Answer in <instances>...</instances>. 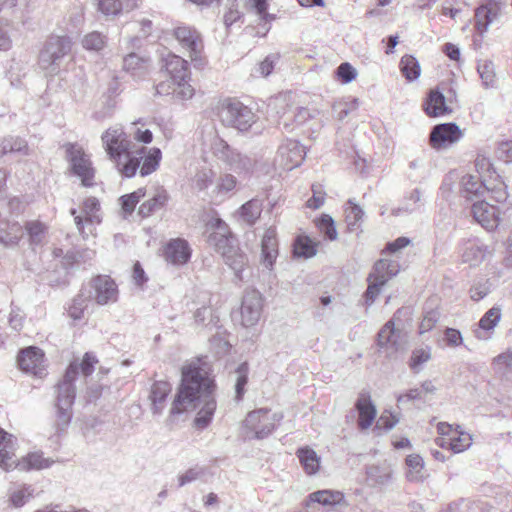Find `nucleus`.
Masks as SVG:
<instances>
[{
	"mask_svg": "<svg viewBox=\"0 0 512 512\" xmlns=\"http://www.w3.org/2000/svg\"><path fill=\"white\" fill-rule=\"evenodd\" d=\"M377 345L386 357L392 358L399 350L398 336L395 333L394 322L388 321L379 331Z\"/></svg>",
	"mask_w": 512,
	"mask_h": 512,
	"instance_id": "24",
	"label": "nucleus"
},
{
	"mask_svg": "<svg viewBox=\"0 0 512 512\" xmlns=\"http://www.w3.org/2000/svg\"><path fill=\"white\" fill-rule=\"evenodd\" d=\"M237 184L236 178L231 174H225L221 176L216 184V193L218 195H226L235 189Z\"/></svg>",
	"mask_w": 512,
	"mask_h": 512,
	"instance_id": "57",
	"label": "nucleus"
},
{
	"mask_svg": "<svg viewBox=\"0 0 512 512\" xmlns=\"http://www.w3.org/2000/svg\"><path fill=\"white\" fill-rule=\"evenodd\" d=\"M249 365L247 362L241 363L235 370V399L242 400L245 394V386L248 382Z\"/></svg>",
	"mask_w": 512,
	"mask_h": 512,
	"instance_id": "48",
	"label": "nucleus"
},
{
	"mask_svg": "<svg viewBox=\"0 0 512 512\" xmlns=\"http://www.w3.org/2000/svg\"><path fill=\"white\" fill-rule=\"evenodd\" d=\"M400 266L397 261L380 259L370 272L367 281L368 288L364 294L365 302L370 306L379 295L381 288L399 273Z\"/></svg>",
	"mask_w": 512,
	"mask_h": 512,
	"instance_id": "7",
	"label": "nucleus"
},
{
	"mask_svg": "<svg viewBox=\"0 0 512 512\" xmlns=\"http://www.w3.org/2000/svg\"><path fill=\"white\" fill-rule=\"evenodd\" d=\"M502 3L500 0H485L475 11V27L480 33L487 31L488 26L500 14Z\"/></svg>",
	"mask_w": 512,
	"mask_h": 512,
	"instance_id": "19",
	"label": "nucleus"
},
{
	"mask_svg": "<svg viewBox=\"0 0 512 512\" xmlns=\"http://www.w3.org/2000/svg\"><path fill=\"white\" fill-rule=\"evenodd\" d=\"M502 317L500 306H493L481 317L478 322V328L474 335L478 340H489L492 337L495 327L499 324Z\"/></svg>",
	"mask_w": 512,
	"mask_h": 512,
	"instance_id": "22",
	"label": "nucleus"
},
{
	"mask_svg": "<svg viewBox=\"0 0 512 512\" xmlns=\"http://www.w3.org/2000/svg\"><path fill=\"white\" fill-rule=\"evenodd\" d=\"M406 465L408 467L406 475L409 481L418 482L422 480V470L424 468V462L421 456L417 454L409 455L406 458Z\"/></svg>",
	"mask_w": 512,
	"mask_h": 512,
	"instance_id": "49",
	"label": "nucleus"
},
{
	"mask_svg": "<svg viewBox=\"0 0 512 512\" xmlns=\"http://www.w3.org/2000/svg\"><path fill=\"white\" fill-rule=\"evenodd\" d=\"M205 474V469L203 467L195 466L188 470H186L184 473L179 475L178 481L179 486L182 487L188 483H191L199 478H201Z\"/></svg>",
	"mask_w": 512,
	"mask_h": 512,
	"instance_id": "61",
	"label": "nucleus"
},
{
	"mask_svg": "<svg viewBox=\"0 0 512 512\" xmlns=\"http://www.w3.org/2000/svg\"><path fill=\"white\" fill-rule=\"evenodd\" d=\"M50 465L51 462L48 459L43 458L42 454L34 452L23 457L21 460H18L17 469L20 471H29L33 469L40 470L48 468Z\"/></svg>",
	"mask_w": 512,
	"mask_h": 512,
	"instance_id": "40",
	"label": "nucleus"
},
{
	"mask_svg": "<svg viewBox=\"0 0 512 512\" xmlns=\"http://www.w3.org/2000/svg\"><path fill=\"white\" fill-rule=\"evenodd\" d=\"M461 194L467 200L486 198L503 203L508 197L507 186L503 181L490 182L474 174L464 175L461 179Z\"/></svg>",
	"mask_w": 512,
	"mask_h": 512,
	"instance_id": "5",
	"label": "nucleus"
},
{
	"mask_svg": "<svg viewBox=\"0 0 512 512\" xmlns=\"http://www.w3.org/2000/svg\"><path fill=\"white\" fill-rule=\"evenodd\" d=\"M316 226L321 233L329 240H335L337 238V231L334 225V220L331 216L323 214L317 221Z\"/></svg>",
	"mask_w": 512,
	"mask_h": 512,
	"instance_id": "54",
	"label": "nucleus"
},
{
	"mask_svg": "<svg viewBox=\"0 0 512 512\" xmlns=\"http://www.w3.org/2000/svg\"><path fill=\"white\" fill-rule=\"evenodd\" d=\"M140 0H98V10L106 17H116L139 6Z\"/></svg>",
	"mask_w": 512,
	"mask_h": 512,
	"instance_id": "27",
	"label": "nucleus"
},
{
	"mask_svg": "<svg viewBox=\"0 0 512 512\" xmlns=\"http://www.w3.org/2000/svg\"><path fill=\"white\" fill-rule=\"evenodd\" d=\"M214 391L215 383L206 359L191 361L182 368L181 384L172 402L170 415H180L200 408L194 422L197 428H206L216 410Z\"/></svg>",
	"mask_w": 512,
	"mask_h": 512,
	"instance_id": "1",
	"label": "nucleus"
},
{
	"mask_svg": "<svg viewBox=\"0 0 512 512\" xmlns=\"http://www.w3.org/2000/svg\"><path fill=\"white\" fill-rule=\"evenodd\" d=\"M26 232L29 236V242L32 246H41L45 242L47 226L38 221L32 220L25 224Z\"/></svg>",
	"mask_w": 512,
	"mask_h": 512,
	"instance_id": "41",
	"label": "nucleus"
},
{
	"mask_svg": "<svg viewBox=\"0 0 512 512\" xmlns=\"http://www.w3.org/2000/svg\"><path fill=\"white\" fill-rule=\"evenodd\" d=\"M165 68L172 81L189 79L188 63L180 56L169 54L165 59Z\"/></svg>",
	"mask_w": 512,
	"mask_h": 512,
	"instance_id": "35",
	"label": "nucleus"
},
{
	"mask_svg": "<svg viewBox=\"0 0 512 512\" xmlns=\"http://www.w3.org/2000/svg\"><path fill=\"white\" fill-rule=\"evenodd\" d=\"M306 151L303 145L293 139L284 140L278 148L276 161L286 170L298 167L304 160Z\"/></svg>",
	"mask_w": 512,
	"mask_h": 512,
	"instance_id": "14",
	"label": "nucleus"
},
{
	"mask_svg": "<svg viewBox=\"0 0 512 512\" xmlns=\"http://www.w3.org/2000/svg\"><path fill=\"white\" fill-rule=\"evenodd\" d=\"M23 236V229L19 222L0 219V243L5 247L16 246Z\"/></svg>",
	"mask_w": 512,
	"mask_h": 512,
	"instance_id": "28",
	"label": "nucleus"
},
{
	"mask_svg": "<svg viewBox=\"0 0 512 512\" xmlns=\"http://www.w3.org/2000/svg\"><path fill=\"white\" fill-rule=\"evenodd\" d=\"M296 456L307 475H315L319 471L321 459L312 448H299L296 452Z\"/></svg>",
	"mask_w": 512,
	"mask_h": 512,
	"instance_id": "34",
	"label": "nucleus"
},
{
	"mask_svg": "<svg viewBox=\"0 0 512 512\" xmlns=\"http://www.w3.org/2000/svg\"><path fill=\"white\" fill-rule=\"evenodd\" d=\"M123 68L133 76L143 75L148 68V61L135 53H130L123 59Z\"/></svg>",
	"mask_w": 512,
	"mask_h": 512,
	"instance_id": "43",
	"label": "nucleus"
},
{
	"mask_svg": "<svg viewBox=\"0 0 512 512\" xmlns=\"http://www.w3.org/2000/svg\"><path fill=\"white\" fill-rule=\"evenodd\" d=\"M263 299L257 290H247L242 298L240 313L241 324L244 327H251L257 324L261 317Z\"/></svg>",
	"mask_w": 512,
	"mask_h": 512,
	"instance_id": "15",
	"label": "nucleus"
},
{
	"mask_svg": "<svg viewBox=\"0 0 512 512\" xmlns=\"http://www.w3.org/2000/svg\"><path fill=\"white\" fill-rule=\"evenodd\" d=\"M262 210V201L251 199L239 208L238 213L246 224L253 225L260 218Z\"/></svg>",
	"mask_w": 512,
	"mask_h": 512,
	"instance_id": "38",
	"label": "nucleus"
},
{
	"mask_svg": "<svg viewBox=\"0 0 512 512\" xmlns=\"http://www.w3.org/2000/svg\"><path fill=\"white\" fill-rule=\"evenodd\" d=\"M86 308L87 299L83 295H77L69 306L68 314L72 319L80 320Z\"/></svg>",
	"mask_w": 512,
	"mask_h": 512,
	"instance_id": "56",
	"label": "nucleus"
},
{
	"mask_svg": "<svg viewBox=\"0 0 512 512\" xmlns=\"http://www.w3.org/2000/svg\"><path fill=\"white\" fill-rule=\"evenodd\" d=\"M169 199L170 196L163 186H154L149 192V198L139 206L138 214L143 218L149 217L163 209Z\"/></svg>",
	"mask_w": 512,
	"mask_h": 512,
	"instance_id": "20",
	"label": "nucleus"
},
{
	"mask_svg": "<svg viewBox=\"0 0 512 512\" xmlns=\"http://www.w3.org/2000/svg\"><path fill=\"white\" fill-rule=\"evenodd\" d=\"M214 172L210 169H204L199 171L194 178V184L199 190L207 189L214 180Z\"/></svg>",
	"mask_w": 512,
	"mask_h": 512,
	"instance_id": "62",
	"label": "nucleus"
},
{
	"mask_svg": "<svg viewBox=\"0 0 512 512\" xmlns=\"http://www.w3.org/2000/svg\"><path fill=\"white\" fill-rule=\"evenodd\" d=\"M336 74L343 83H350L356 78L357 71L350 63L344 62L338 66Z\"/></svg>",
	"mask_w": 512,
	"mask_h": 512,
	"instance_id": "63",
	"label": "nucleus"
},
{
	"mask_svg": "<svg viewBox=\"0 0 512 512\" xmlns=\"http://www.w3.org/2000/svg\"><path fill=\"white\" fill-rule=\"evenodd\" d=\"M400 69L408 81H413L420 76V65L417 59L411 55H404L400 60Z\"/></svg>",
	"mask_w": 512,
	"mask_h": 512,
	"instance_id": "47",
	"label": "nucleus"
},
{
	"mask_svg": "<svg viewBox=\"0 0 512 512\" xmlns=\"http://www.w3.org/2000/svg\"><path fill=\"white\" fill-rule=\"evenodd\" d=\"M278 256V241L276 230L268 228L261 241V262L266 268H271Z\"/></svg>",
	"mask_w": 512,
	"mask_h": 512,
	"instance_id": "25",
	"label": "nucleus"
},
{
	"mask_svg": "<svg viewBox=\"0 0 512 512\" xmlns=\"http://www.w3.org/2000/svg\"><path fill=\"white\" fill-rule=\"evenodd\" d=\"M318 503L325 507L346 505L344 494L337 490H318L309 494L306 505Z\"/></svg>",
	"mask_w": 512,
	"mask_h": 512,
	"instance_id": "29",
	"label": "nucleus"
},
{
	"mask_svg": "<svg viewBox=\"0 0 512 512\" xmlns=\"http://www.w3.org/2000/svg\"><path fill=\"white\" fill-rule=\"evenodd\" d=\"M355 407L359 414V428L361 430L368 429L374 422L377 414L376 407L371 400L370 394L365 391L360 392L355 403Z\"/></svg>",
	"mask_w": 512,
	"mask_h": 512,
	"instance_id": "23",
	"label": "nucleus"
},
{
	"mask_svg": "<svg viewBox=\"0 0 512 512\" xmlns=\"http://www.w3.org/2000/svg\"><path fill=\"white\" fill-rule=\"evenodd\" d=\"M102 145L117 170L124 177L131 178L139 170L145 177L155 172L160 164L162 153L159 148H136L120 126L108 128L101 136Z\"/></svg>",
	"mask_w": 512,
	"mask_h": 512,
	"instance_id": "2",
	"label": "nucleus"
},
{
	"mask_svg": "<svg viewBox=\"0 0 512 512\" xmlns=\"http://www.w3.org/2000/svg\"><path fill=\"white\" fill-rule=\"evenodd\" d=\"M100 210L99 201L95 197L87 198L83 203L82 212L85 215L86 224L100 223L101 219L97 212Z\"/></svg>",
	"mask_w": 512,
	"mask_h": 512,
	"instance_id": "51",
	"label": "nucleus"
},
{
	"mask_svg": "<svg viewBox=\"0 0 512 512\" xmlns=\"http://www.w3.org/2000/svg\"><path fill=\"white\" fill-rule=\"evenodd\" d=\"M35 488L29 484H14L8 490V502L15 508L24 506L34 497Z\"/></svg>",
	"mask_w": 512,
	"mask_h": 512,
	"instance_id": "30",
	"label": "nucleus"
},
{
	"mask_svg": "<svg viewBox=\"0 0 512 512\" xmlns=\"http://www.w3.org/2000/svg\"><path fill=\"white\" fill-rule=\"evenodd\" d=\"M218 231L209 236V244L215 247L220 253L224 262L234 271L238 280H242V272L247 264V257L235 245V239L226 233V225L222 220H218Z\"/></svg>",
	"mask_w": 512,
	"mask_h": 512,
	"instance_id": "4",
	"label": "nucleus"
},
{
	"mask_svg": "<svg viewBox=\"0 0 512 512\" xmlns=\"http://www.w3.org/2000/svg\"><path fill=\"white\" fill-rule=\"evenodd\" d=\"M494 373L502 379H512V351L508 350L496 356L492 361Z\"/></svg>",
	"mask_w": 512,
	"mask_h": 512,
	"instance_id": "37",
	"label": "nucleus"
},
{
	"mask_svg": "<svg viewBox=\"0 0 512 512\" xmlns=\"http://www.w3.org/2000/svg\"><path fill=\"white\" fill-rule=\"evenodd\" d=\"M171 391L172 386L167 381H156L151 386L149 399L151 401V410L154 415L162 414Z\"/></svg>",
	"mask_w": 512,
	"mask_h": 512,
	"instance_id": "26",
	"label": "nucleus"
},
{
	"mask_svg": "<svg viewBox=\"0 0 512 512\" xmlns=\"http://www.w3.org/2000/svg\"><path fill=\"white\" fill-rule=\"evenodd\" d=\"M317 245L307 236H299L294 243L293 253L296 257L311 258L316 255Z\"/></svg>",
	"mask_w": 512,
	"mask_h": 512,
	"instance_id": "44",
	"label": "nucleus"
},
{
	"mask_svg": "<svg viewBox=\"0 0 512 512\" xmlns=\"http://www.w3.org/2000/svg\"><path fill=\"white\" fill-rule=\"evenodd\" d=\"M221 122L239 131H247L256 121L252 110L239 101H231L222 105L219 111Z\"/></svg>",
	"mask_w": 512,
	"mask_h": 512,
	"instance_id": "9",
	"label": "nucleus"
},
{
	"mask_svg": "<svg viewBox=\"0 0 512 512\" xmlns=\"http://www.w3.org/2000/svg\"><path fill=\"white\" fill-rule=\"evenodd\" d=\"M14 448H1L0 449V468L4 471H11L17 469L18 460L14 459Z\"/></svg>",
	"mask_w": 512,
	"mask_h": 512,
	"instance_id": "58",
	"label": "nucleus"
},
{
	"mask_svg": "<svg viewBox=\"0 0 512 512\" xmlns=\"http://www.w3.org/2000/svg\"><path fill=\"white\" fill-rule=\"evenodd\" d=\"M462 138V132L455 123H443L435 125L429 135V143L432 148L440 149L456 143Z\"/></svg>",
	"mask_w": 512,
	"mask_h": 512,
	"instance_id": "17",
	"label": "nucleus"
},
{
	"mask_svg": "<svg viewBox=\"0 0 512 512\" xmlns=\"http://www.w3.org/2000/svg\"><path fill=\"white\" fill-rule=\"evenodd\" d=\"M472 438L470 434L460 430V426L455 428V433L449 438V448L454 453H460L470 447Z\"/></svg>",
	"mask_w": 512,
	"mask_h": 512,
	"instance_id": "46",
	"label": "nucleus"
},
{
	"mask_svg": "<svg viewBox=\"0 0 512 512\" xmlns=\"http://www.w3.org/2000/svg\"><path fill=\"white\" fill-rule=\"evenodd\" d=\"M488 197L475 201L471 213L477 223L486 230H493L499 224V209L487 202Z\"/></svg>",
	"mask_w": 512,
	"mask_h": 512,
	"instance_id": "18",
	"label": "nucleus"
},
{
	"mask_svg": "<svg viewBox=\"0 0 512 512\" xmlns=\"http://www.w3.org/2000/svg\"><path fill=\"white\" fill-rule=\"evenodd\" d=\"M477 71L482 80L483 85L488 87H493L495 84V68L494 64L490 60L480 61L477 65Z\"/></svg>",
	"mask_w": 512,
	"mask_h": 512,
	"instance_id": "50",
	"label": "nucleus"
},
{
	"mask_svg": "<svg viewBox=\"0 0 512 512\" xmlns=\"http://www.w3.org/2000/svg\"><path fill=\"white\" fill-rule=\"evenodd\" d=\"M282 415L270 414L267 408H260L247 414L242 424V435L245 439L267 438L275 429V422L281 420Z\"/></svg>",
	"mask_w": 512,
	"mask_h": 512,
	"instance_id": "6",
	"label": "nucleus"
},
{
	"mask_svg": "<svg viewBox=\"0 0 512 512\" xmlns=\"http://www.w3.org/2000/svg\"><path fill=\"white\" fill-rule=\"evenodd\" d=\"M173 88L170 91V86L165 83H160L156 87L158 94H170L172 93L176 98L180 100H189L194 95V88L189 84L188 79L172 81Z\"/></svg>",
	"mask_w": 512,
	"mask_h": 512,
	"instance_id": "31",
	"label": "nucleus"
},
{
	"mask_svg": "<svg viewBox=\"0 0 512 512\" xmlns=\"http://www.w3.org/2000/svg\"><path fill=\"white\" fill-rule=\"evenodd\" d=\"M66 157L70 163L72 172L80 180L83 186L94 185L95 169L92 166L90 156L78 144H67Z\"/></svg>",
	"mask_w": 512,
	"mask_h": 512,
	"instance_id": "10",
	"label": "nucleus"
},
{
	"mask_svg": "<svg viewBox=\"0 0 512 512\" xmlns=\"http://www.w3.org/2000/svg\"><path fill=\"white\" fill-rule=\"evenodd\" d=\"M406 200L408 201L402 207L393 209L392 214L395 216L400 215L402 212H413L418 207V203L421 200V192L419 189H414L407 196Z\"/></svg>",
	"mask_w": 512,
	"mask_h": 512,
	"instance_id": "55",
	"label": "nucleus"
},
{
	"mask_svg": "<svg viewBox=\"0 0 512 512\" xmlns=\"http://www.w3.org/2000/svg\"><path fill=\"white\" fill-rule=\"evenodd\" d=\"M392 474V468L386 463L371 465L366 471L367 482L372 487L384 486L390 482Z\"/></svg>",
	"mask_w": 512,
	"mask_h": 512,
	"instance_id": "32",
	"label": "nucleus"
},
{
	"mask_svg": "<svg viewBox=\"0 0 512 512\" xmlns=\"http://www.w3.org/2000/svg\"><path fill=\"white\" fill-rule=\"evenodd\" d=\"M212 152L215 157L225 162L236 171L248 170L252 166L250 158L240 154L221 138H216L213 141Z\"/></svg>",
	"mask_w": 512,
	"mask_h": 512,
	"instance_id": "11",
	"label": "nucleus"
},
{
	"mask_svg": "<svg viewBox=\"0 0 512 512\" xmlns=\"http://www.w3.org/2000/svg\"><path fill=\"white\" fill-rule=\"evenodd\" d=\"M146 195V190L139 188L136 191L120 198L122 209L125 213L131 214L137 203Z\"/></svg>",
	"mask_w": 512,
	"mask_h": 512,
	"instance_id": "53",
	"label": "nucleus"
},
{
	"mask_svg": "<svg viewBox=\"0 0 512 512\" xmlns=\"http://www.w3.org/2000/svg\"><path fill=\"white\" fill-rule=\"evenodd\" d=\"M165 260L173 265H183L191 257V249L188 242L181 238L170 240L164 250Z\"/></svg>",
	"mask_w": 512,
	"mask_h": 512,
	"instance_id": "21",
	"label": "nucleus"
},
{
	"mask_svg": "<svg viewBox=\"0 0 512 512\" xmlns=\"http://www.w3.org/2000/svg\"><path fill=\"white\" fill-rule=\"evenodd\" d=\"M440 317V313L436 309H431L425 312L423 319L419 326L420 334L426 333L433 329Z\"/></svg>",
	"mask_w": 512,
	"mask_h": 512,
	"instance_id": "59",
	"label": "nucleus"
},
{
	"mask_svg": "<svg viewBox=\"0 0 512 512\" xmlns=\"http://www.w3.org/2000/svg\"><path fill=\"white\" fill-rule=\"evenodd\" d=\"M91 298L99 305L114 303L118 299V287L115 281L106 275H99L90 282Z\"/></svg>",
	"mask_w": 512,
	"mask_h": 512,
	"instance_id": "16",
	"label": "nucleus"
},
{
	"mask_svg": "<svg viewBox=\"0 0 512 512\" xmlns=\"http://www.w3.org/2000/svg\"><path fill=\"white\" fill-rule=\"evenodd\" d=\"M312 117L309 109L304 107L296 108L295 110H288L285 111L280 116L279 124L283 125V127L287 130H292V124L291 121L293 119V122H295L297 125L304 124L308 119Z\"/></svg>",
	"mask_w": 512,
	"mask_h": 512,
	"instance_id": "39",
	"label": "nucleus"
},
{
	"mask_svg": "<svg viewBox=\"0 0 512 512\" xmlns=\"http://www.w3.org/2000/svg\"><path fill=\"white\" fill-rule=\"evenodd\" d=\"M475 168L477 176L487 178L493 184L502 181L500 176L496 173L490 159L484 155H478L475 159Z\"/></svg>",
	"mask_w": 512,
	"mask_h": 512,
	"instance_id": "42",
	"label": "nucleus"
},
{
	"mask_svg": "<svg viewBox=\"0 0 512 512\" xmlns=\"http://www.w3.org/2000/svg\"><path fill=\"white\" fill-rule=\"evenodd\" d=\"M19 368L33 376L42 378L45 375V355L35 346L27 347L20 351L17 357Z\"/></svg>",
	"mask_w": 512,
	"mask_h": 512,
	"instance_id": "12",
	"label": "nucleus"
},
{
	"mask_svg": "<svg viewBox=\"0 0 512 512\" xmlns=\"http://www.w3.org/2000/svg\"><path fill=\"white\" fill-rule=\"evenodd\" d=\"M486 251V246L478 240H468L463 247L462 260L470 266H476L484 260Z\"/></svg>",
	"mask_w": 512,
	"mask_h": 512,
	"instance_id": "33",
	"label": "nucleus"
},
{
	"mask_svg": "<svg viewBox=\"0 0 512 512\" xmlns=\"http://www.w3.org/2000/svg\"><path fill=\"white\" fill-rule=\"evenodd\" d=\"M106 44V37L97 31L85 35L82 39V46L86 50L100 51Z\"/></svg>",
	"mask_w": 512,
	"mask_h": 512,
	"instance_id": "52",
	"label": "nucleus"
},
{
	"mask_svg": "<svg viewBox=\"0 0 512 512\" xmlns=\"http://www.w3.org/2000/svg\"><path fill=\"white\" fill-rule=\"evenodd\" d=\"M177 41L184 48L195 66L202 65L201 52L203 49V42L200 34L190 27H178L174 31Z\"/></svg>",
	"mask_w": 512,
	"mask_h": 512,
	"instance_id": "13",
	"label": "nucleus"
},
{
	"mask_svg": "<svg viewBox=\"0 0 512 512\" xmlns=\"http://www.w3.org/2000/svg\"><path fill=\"white\" fill-rule=\"evenodd\" d=\"M71 48L72 42L68 36H50L39 53L40 67L51 73L57 72L61 59L70 53Z\"/></svg>",
	"mask_w": 512,
	"mask_h": 512,
	"instance_id": "8",
	"label": "nucleus"
},
{
	"mask_svg": "<svg viewBox=\"0 0 512 512\" xmlns=\"http://www.w3.org/2000/svg\"><path fill=\"white\" fill-rule=\"evenodd\" d=\"M348 207L345 209V220L347 227L350 231H355L359 228L360 223L364 216V211L352 200L348 201Z\"/></svg>",
	"mask_w": 512,
	"mask_h": 512,
	"instance_id": "45",
	"label": "nucleus"
},
{
	"mask_svg": "<svg viewBox=\"0 0 512 512\" xmlns=\"http://www.w3.org/2000/svg\"><path fill=\"white\" fill-rule=\"evenodd\" d=\"M424 110L430 117L444 115L451 110L447 107L444 95L439 91H431L425 104Z\"/></svg>",
	"mask_w": 512,
	"mask_h": 512,
	"instance_id": "36",
	"label": "nucleus"
},
{
	"mask_svg": "<svg viewBox=\"0 0 512 512\" xmlns=\"http://www.w3.org/2000/svg\"><path fill=\"white\" fill-rule=\"evenodd\" d=\"M431 358V353L429 348H420L413 351L411 356L410 367L414 370L415 373H418V368L426 363Z\"/></svg>",
	"mask_w": 512,
	"mask_h": 512,
	"instance_id": "60",
	"label": "nucleus"
},
{
	"mask_svg": "<svg viewBox=\"0 0 512 512\" xmlns=\"http://www.w3.org/2000/svg\"><path fill=\"white\" fill-rule=\"evenodd\" d=\"M399 419L390 412L384 411L379 419L376 421L375 429H383L385 431L391 430Z\"/></svg>",
	"mask_w": 512,
	"mask_h": 512,
	"instance_id": "64",
	"label": "nucleus"
},
{
	"mask_svg": "<svg viewBox=\"0 0 512 512\" xmlns=\"http://www.w3.org/2000/svg\"><path fill=\"white\" fill-rule=\"evenodd\" d=\"M78 376V364L72 362L63 376L55 386V428L57 433L64 432L72 419V406L76 396L75 380Z\"/></svg>",
	"mask_w": 512,
	"mask_h": 512,
	"instance_id": "3",
	"label": "nucleus"
}]
</instances>
